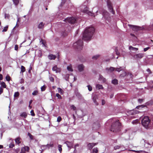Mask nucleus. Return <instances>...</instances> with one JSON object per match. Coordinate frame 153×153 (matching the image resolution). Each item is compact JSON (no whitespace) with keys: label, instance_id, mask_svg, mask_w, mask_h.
<instances>
[{"label":"nucleus","instance_id":"1","mask_svg":"<svg viewBox=\"0 0 153 153\" xmlns=\"http://www.w3.org/2000/svg\"><path fill=\"white\" fill-rule=\"evenodd\" d=\"M94 32V27H87L83 33L82 39L85 40H90Z\"/></svg>","mask_w":153,"mask_h":153},{"label":"nucleus","instance_id":"2","mask_svg":"<svg viewBox=\"0 0 153 153\" xmlns=\"http://www.w3.org/2000/svg\"><path fill=\"white\" fill-rule=\"evenodd\" d=\"M142 123L146 129H151L152 128L150 125V120L147 116H145L142 119Z\"/></svg>","mask_w":153,"mask_h":153},{"label":"nucleus","instance_id":"3","mask_svg":"<svg viewBox=\"0 0 153 153\" xmlns=\"http://www.w3.org/2000/svg\"><path fill=\"white\" fill-rule=\"evenodd\" d=\"M120 126L119 121L117 120L112 124L110 130L113 132H118L120 130Z\"/></svg>","mask_w":153,"mask_h":153},{"label":"nucleus","instance_id":"4","mask_svg":"<svg viewBox=\"0 0 153 153\" xmlns=\"http://www.w3.org/2000/svg\"><path fill=\"white\" fill-rule=\"evenodd\" d=\"M83 45L82 39H79L73 44V47L74 48L80 51L82 49Z\"/></svg>","mask_w":153,"mask_h":153},{"label":"nucleus","instance_id":"5","mask_svg":"<svg viewBox=\"0 0 153 153\" xmlns=\"http://www.w3.org/2000/svg\"><path fill=\"white\" fill-rule=\"evenodd\" d=\"M81 11L82 12L88 14L89 15L93 16L92 13L90 11H89L88 7L86 5H82L80 7Z\"/></svg>","mask_w":153,"mask_h":153},{"label":"nucleus","instance_id":"6","mask_svg":"<svg viewBox=\"0 0 153 153\" xmlns=\"http://www.w3.org/2000/svg\"><path fill=\"white\" fill-rule=\"evenodd\" d=\"M64 21L66 22H68L69 23L73 24L76 21V19L74 17H72L66 18Z\"/></svg>","mask_w":153,"mask_h":153},{"label":"nucleus","instance_id":"7","mask_svg":"<svg viewBox=\"0 0 153 153\" xmlns=\"http://www.w3.org/2000/svg\"><path fill=\"white\" fill-rule=\"evenodd\" d=\"M128 25L131 28L132 30L136 31L139 30H142L143 29V27H140L137 26L133 25Z\"/></svg>","mask_w":153,"mask_h":153},{"label":"nucleus","instance_id":"8","mask_svg":"<svg viewBox=\"0 0 153 153\" xmlns=\"http://www.w3.org/2000/svg\"><path fill=\"white\" fill-rule=\"evenodd\" d=\"M103 17L108 21L110 20V17L108 13L105 10L103 11L102 13Z\"/></svg>","mask_w":153,"mask_h":153},{"label":"nucleus","instance_id":"9","mask_svg":"<svg viewBox=\"0 0 153 153\" xmlns=\"http://www.w3.org/2000/svg\"><path fill=\"white\" fill-rule=\"evenodd\" d=\"M107 6L109 11L111 12L113 14H114V12L113 11V8L112 7L111 2L109 1H107Z\"/></svg>","mask_w":153,"mask_h":153},{"label":"nucleus","instance_id":"10","mask_svg":"<svg viewBox=\"0 0 153 153\" xmlns=\"http://www.w3.org/2000/svg\"><path fill=\"white\" fill-rule=\"evenodd\" d=\"M30 150L29 147L28 146H25L21 148L20 153H25V152H29Z\"/></svg>","mask_w":153,"mask_h":153},{"label":"nucleus","instance_id":"11","mask_svg":"<svg viewBox=\"0 0 153 153\" xmlns=\"http://www.w3.org/2000/svg\"><path fill=\"white\" fill-rule=\"evenodd\" d=\"M67 145V147L70 149L71 148H73V143L71 142L66 141L65 143Z\"/></svg>","mask_w":153,"mask_h":153},{"label":"nucleus","instance_id":"12","mask_svg":"<svg viewBox=\"0 0 153 153\" xmlns=\"http://www.w3.org/2000/svg\"><path fill=\"white\" fill-rule=\"evenodd\" d=\"M143 54L142 53H139L135 55L134 57L135 59H140L142 58L143 56Z\"/></svg>","mask_w":153,"mask_h":153},{"label":"nucleus","instance_id":"13","mask_svg":"<svg viewBox=\"0 0 153 153\" xmlns=\"http://www.w3.org/2000/svg\"><path fill=\"white\" fill-rule=\"evenodd\" d=\"M52 70L53 71H55L56 73H59L61 71V69L58 68L56 65H55L52 68Z\"/></svg>","mask_w":153,"mask_h":153},{"label":"nucleus","instance_id":"14","mask_svg":"<svg viewBox=\"0 0 153 153\" xmlns=\"http://www.w3.org/2000/svg\"><path fill=\"white\" fill-rule=\"evenodd\" d=\"M100 126V124L98 121H97L96 123H94L93 124V128H95L96 129H98Z\"/></svg>","mask_w":153,"mask_h":153},{"label":"nucleus","instance_id":"15","mask_svg":"<svg viewBox=\"0 0 153 153\" xmlns=\"http://www.w3.org/2000/svg\"><path fill=\"white\" fill-rule=\"evenodd\" d=\"M97 144V143H89L88 144L87 147L88 149L91 150Z\"/></svg>","mask_w":153,"mask_h":153},{"label":"nucleus","instance_id":"16","mask_svg":"<svg viewBox=\"0 0 153 153\" xmlns=\"http://www.w3.org/2000/svg\"><path fill=\"white\" fill-rule=\"evenodd\" d=\"M84 66L82 64H80L78 65V68L79 71L81 72L83 71Z\"/></svg>","mask_w":153,"mask_h":153},{"label":"nucleus","instance_id":"17","mask_svg":"<svg viewBox=\"0 0 153 153\" xmlns=\"http://www.w3.org/2000/svg\"><path fill=\"white\" fill-rule=\"evenodd\" d=\"M97 99V95H95L92 97L93 100L95 104V105H98V103L97 102L96 100Z\"/></svg>","mask_w":153,"mask_h":153},{"label":"nucleus","instance_id":"18","mask_svg":"<svg viewBox=\"0 0 153 153\" xmlns=\"http://www.w3.org/2000/svg\"><path fill=\"white\" fill-rule=\"evenodd\" d=\"M48 58L49 59L51 60H54L56 58V56L52 54H51L48 55Z\"/></svg>","mask_w":153,"mask_h":153},{"label":"nucleus","instance_id":"19","mask_svg":"<svg viewBox=\"0 0 153 153\" xmlns=\"http://www.w3.org/2000/svg\"><path fill=\"white\" fill-rule=\"evenodd\" d=\"M99 79L100 81L102 82H104L106 81V79L103 77L102 76L100 75V77Z\"/></svg>","mask_w":153,"mask_h":153},{"label":"nucleus","instance_id":"20","mask_svg":"<svg viewBox=\"0 0 153 153\" xmlns=\"http://www.w3.org/2000/svg\"><path fill=\"white\" fill-rule=\"evenodd\" d=\"M115 68L112 67H110L109 68H106V71H108V72H111L113 71H114L115 69Z\"/></svg>","mask_w":153,"mask_h":153},{"label":"nucleus","instance_id":"21","mask_svg":"<svg viewBox=\"0 0 153 153\" xmlns=\"http://www.w3.org/2000/svg\"><path fill=\"white\" fill-rule=\"evenodd\" d=\"M44 23H43L42 22H41L38 25V27L39 29H42L44 27Z\"/></svg>","mask_w":153,"mask_h":153},{"label":"nucleus","instance_id":"22","mask_svg":"<svg viewBox=\"0 0 153 153\" xmlns=\"http://www.w3.org/2000/svg\"><path fill=\"white\" fill-rule=\"evenodd\" d=\"M129 48L130 50H132L134 51H136L138 49V48L133 47L131 46H130Z\"/></svg>","mask_w":153,"mask_h":153},{"label":"nucleus","instance_id":"23","mask_svg":"<svg viewBox=\"0 0 153 153\" xmlns=\"http://www.w3.org/2000/svg\"><path fill=\"white\" fill-rule=\"evenodd\" d=\"M20 139L21 138L19 137H18L16 138L15 139V141L16 143L18 144H19L21 142L20 141Z\"/></svg>","mask_w":153,"mask_h":153},{"label":"nucleus","instance_id":"24","mask_svg":"<svg viewBox=\"0 0 153 153\" xmlns=\"http://www.w3.org/2000/svg\"><path fill=\"white\" fill-rule=\"evenodd\" d=\"M61 34L62 36H65L67 35L68 33L65 30L62 31L61 32Z\"/></svg>","mask_w":153,"mask_h":153},{"label":"nucleus","instance_id":"25","mask_svg":"<svg viewBox=\"0 0 153 153\" xmlns=\"http://www.w3.org/2000/svg\"><path fill=\"white\" fill-rule=\"evenodd\" d=\"M57 90L59 93H60L61 95L63 94L64 93V91L63 90L60 88H58Z\"/></svg>","mask_w":153,"mask_h":153},{"label":"nucleus","instance_id":"26","mask_svg":"<svg viewBox=\"0 0 153 153\" xmlns=\"http://www.w3.org/2000/svg\"><path fill=\"white\" fill-rule=\"evenodd\" d=\"M0 84L1 85V86L3 88H5L6 87V85L5 84V83L3 82H0Z\"/></svg>","mask_w":153,"mask_h":153},{"label":"nucleus","instance_id":"27","mask_svg":"<svg viewBox=\"0 0 153 153\" xmlns=\"http://www.w3.org/2000/svg\"><path fill=\"white\" fill-rule=\"evenodd\" d=\"M67 70L70 71H73V70L72 68V65H69L67 67Z\"/></svg>","mask_w":153,"mask_h":153},{"label":"nucleus","instance_id":"28","mask_svg":"<svg viewBox=\"0 0 153 153\" xmlns=\"http://www.w3.org/2000/svg\"><path fill=\"white\" fill-rule=\"evenodd\" d=\"M96 88L98 89H102L103 88L102 86L100 84H97L96 85Z\"/></svg>","mask_w":153,"mask_h":153},{"label":"nucleus","instance_id":"29","mask_svg":"<svg viewBox=\"0 0 153 153\" xmlns=\"http://www.w3.org/2000/svg\"><path fill=\"white\" fill-rule=\"evenodd\" d=\"M124 69V68H123L122 67H120V68H116L115 70L116 71L119 72L123 70Z\"/></svg>","mask_w":153,"mask_h":153},{"label":"nucleus","instance_id":"30","mask_svg":"<svg viewBox=\"0 0 153 153\" xmlns=\"http://www.w3.org/2000/svg\"><path fill=\"white\" fill-rule=\"evenodd\" d=\"M20 116L22 117H23L24 118H25L27 116V114L26 113L24 112L20 114Z\"/></svg>","mask_w":153,"mask_h":153},{"label":"nucleus","instance_id":"31","mask_svg":"<svg viewBox=\"0 0 153 153\" xmlns=\"http://www.w3.org/2000/svg\"><path fill=\"white\" fill-rule=\"evenodd\" d=\"M111 82L114 85H116L118 83V81L117 79H114L112 80Z\"/></svg>","mask_w":153,"mask_h":153},{"label":"nucleus","instance_id":"32","mask_svg":"<svg viewBox=\"0 0 153 153\" xmlns=\"http://www.w3.org/2000/svg\"><path fill=\"white\" fill-rule=\"evenodd\" d=\"M21 73L22 72V73L25 72L26 70L25 67L23 65L21 66Z\"/></svg>","mask_w":153,"mask_h":153},{"label":"nucleus","instance_id":"33","mask_svg":"<svg viewBox=\"0 0 153 153\" xmlns=\"http://www.w3.org/2000/svg\"><path fill=\"white\" fill-rule=\"evenodd\" d=\"M14 4L15 5H17L19 3V0H13Z\"/></svg>","mask_w":153,"mask_h":153},{"label":"nucleus","instance_id":"34","mask_svg":"<svg viewBox=\"0 0 153 153\" xmlns=\"http://www.w3.org/2000/svg\"><path fill=\"white\" fill-rule=\"evenodd\" d=\"M99 56L100 55L98 54L96 55H95L93 56L92 57V59L94 60H96L99 57Z\"/></svg>","mask_w":153,"mask_h":153},{"label":"nucleus","instance_id":"35","mask_svg":"<svg viewBox=\"0 0 153 153\" xmlns=\"http://www.w3.org/2000/svg\"><path fill=\"white\" fill-rule=\"evenodd\" d=\"M114 49L116 54L117 55H119L120 54V52L118 51V50L117 47H115L114 48Z\"/></svg>","mask_w":153,"mask_h":153},{"label":"nucleus","instance_id":"36","mask_svg":"<svg viewBox=\"0 0 153 153\" xmlns=\"http://www.w3.org/2000/svg\"><path fill=\"white\" fill-rule=\"evenodd\" d=\"M75 94L79 98H80L81 97V95L78 92H75Z\"/></svg>","mask_w":153,"mask_h":153},{"label":"nucleus","instance_id":"37","mask_svg":"<svg viewBox=\"0 0 153 153\" xmlns=\"http://www.w3.org/2000/svg\"><path fill=\"white\" fill-rule=\"evenodd\" d=\"M19 92H15L14 93V97H18V96H19Z\"/></svg>","mask_w":153,"mask_h":153},{"label":"nucleus","instance_id":"38","mask_svg":"<svg viewBox=\"0 0 153 153\" xmlns=\"http://www.w3.org/2000/svg\"><path fill=\"white\" fill-rule=\"evenodd\" d=\"M58 150L59 151L60 153H61L62 151V146L61 145H58Z\"/></svg>","mask_w":153,"mask_h":153},{"label":"nucleus","instance_id":"39","mask_svg":"<svg viewBox=\"0 0 153 153\" xmlns=\"http://www.w3.org/2000/svg\"><path fill=\"white\" fill-rule=\"evenodd\" d=\"M98 152V150L97 148H94L93 149L92 153H97Z\"/></svg>","mask_w":153,"mask_h":153},{"label":"nucleus","instance_id":"40","mask_svg":"<svg viewBox=\"0 0 153 153\" xmlns=\"http://www.w3.org/2000/svg\"><path fill=\"white\" fill-rule=\"evenodd\" d=\"M121 148V145L116 146L114 147V150H117V149H119Z\"/></svg>","mask_w":153,"mask_h":153},{"label":"nucleus","instance_id":"41","mask_svg":"<svg viewBox=\"0 0 153 153\" xmlns=\"http://www.w3.org/2000/svg\"><path fill=\"white\" fill-rule=\"evenodd\" d=\"M56 96L59 99H61L62 97L61 95L58 93H56Z\"/></svg>","mask_w":153,"mask_h":153},{"label":"nucleus","instance_id":"42","mask_svg":"<svg viewBox=\"0 0 153 153\" xmlns=\"http://www.w3.org/2000/svg\"><path fill=\"white\" fill-rule=\"evenodd\" d=\"M46 86L45 85H44L41 87V91H45L46 89Z\"/></svg>","mask_w":153,"mask_h":153},{"label":"nucleus","instance_id":"43","mask_svg":"<svg viewBox=\"0 0 153 153\" xmlns=\"http://www.w3.org/2000/svg\"><path fill=\"white\" fill-rule=\"evenodd\" d=\"M28 135L29 137L30 138L31 140H33V137L32 135L30 133H28Z\"/></svg>","mask_w":153,"mask_h":153},{"label":"nucleus","instance_id":"44","mask_svg":"<svg viewBox=\"0 0 153 153\" xmlns=\"http://www.w3.org/2000/svg\"><path fill=\"white\" fill-rule=\"evenodd\" d=\"M139 120L138 119H136L135 120H133L132 122V123L133 124H135L137 123H138Z\"/></svg>","mask_w":153,"mask_h":153},{"label":"nucleus","instance_id":"45","mask_svg":"<svg viewBox=\"0 0 153 153\" xmlns=\"http://www.w3.org/2000/svg\"><path fill=\"white\" fill-rule=\"evenodd\" d=\"M62 2L60 5V6H62L65 4V0H62Z\"/></svg>","mask_w":153,"mask_h":153},{"label":"nucleus","instance_id":"46","mask_svg":"<svg viewBox=\"0 0 153 153\" xmlns=\"http://www.w3.org/2000/svg\"><path fill=\"white\" fill-rule=\"evenodd\" d=\"M14 144L13 143H11L9 145V147L10 148H13V147L14 146Z\"/></svg>","mask_w":153,"mask_h":153},{"label":"nucleus","instance_id":"47","mask_svg":"<svg viewBox=\"0 0 153 153\" xmlns=\"http://www.w3.org/2000/svg\"><path fill=\"white\" fill-rule=\"evenodd\" d=\"M6 79L7 81H9L10 80V77L9 76L7 75L6 77Z\"/></svg>","mask_w":153,"mask_h":153},{"label":"nucleus","instance_id":"48","mask_svg":"<svg viewBox=\"0 0 153 153\" xmlns=\"http://www.w3.org/2000/svg\"><path fill=\"white\" fill-rule=\"evenodd\" d=\"M10 17V15L8 14H6L5 13V18H7L8 19H9Z\"/></svg>","mask_w":153,"mask_h":153},{"label":"nucleus","instance_id":"49","mask_svg":"<svg viewBox=\"0 0 153 153\" xmlns=\"http://www.w3.org/2000/svg\"><path fill=\"white\" fill-rule=\"evenodd\" d=\"M8 28V26H6V27H4L2 30V32L6 31L7 30Z\"/></svg>","mask_w":153,"mask_h":153},{"label":"nucleus","instance_id":"50","mask_svg":"<svg viewBox=\"0 0 153 153\" xmlns=\"http://www.w3.org/2000/svg\"><path fill=\"white\" fill-rule=\"evenodd\" d=\"M38 93V91L36 90L34 91L33 93H32V95H36L37 94V93Z\"/></svg>","mask_w":153,"mask_h":153},{"label":"nucleus","instance_id":"51","mask_svg":"<svg viewBox=\"0 0 153 153\" xmlns=\"http://www.w3.org/2000/svg\"><path fill=\"white\" fill-rule=\"evenodd\" d=\"M88 89L89 91H91L92 90V88L91 86L90 85H88L87 86Z\"/></svg>","mask_w":153,"mask_h":153},{"label":"nucleus","instance_id":"52","mask_svg":"<svg viewBox=\"0 0 153 153\" xmlns=\"http://www.w3.org/2000/svg\"><path fill=\"white\" fill-rule=\"evenodd\" d=\"M49 79L50 80L51 82H54V79L53 77L52 76H50L49 77Z\"/></svg>","mask_w":153,"mask_h":153},{"label":"nucleus","instance_id":"53","mask_svg":"<svg viewBox=\"0 0 153 153\" xmlns=\"http://www.w3.org/2000/svg\"><path fill=\"white\" fill-rule=\"evenodd\" d=\"M3 89L1 86L0 87V95L3 92Z\"/></svg>","mask_w":153,"mask_h":153},{"label":"nucleus","instance_id":"54","mask_svg":"<svg viewBox=\"0 0 153 153\" xmlns=\"http://www.w3.org/2000/svg\"><path fill=\"white\" fill-rule=\"evenodd\" d=\"M71 108L74 110H75L76 109V107L73 105H72L71 106Z\"/></svg>","mask_w":153,"mask_h":153},{"label":"nucleus","instance_id":"55","mask_svg":"<svg viewBox=\"0 0 153 153\" xmlns=\"http://www.w3.org/2000/svg\"><path fill=\"white\" fill-rule=\"evenodd\" d=\"M62 120V118L60 117H58L57 118V121L58 122H60Z\"/></svg>","mask_w":153,"mask_h":153},{"label":"nucleus","instance_id":"56","mask_svg":"<svg viewBox=\"0 0 153 153\" xmlns=\"http://www.w3.org/2000/svg\"><path fill=\"white\" fill-rule=\"evenodd\" d=\"M47 148V146H42V150H44L45 149H46Z\"/></svg>","mask_w":153,"mask_h":153},{"label":"nucleus","instance_id":"57","mask_svg":"<svg viewBox=\"0 0 153 153\" xmlns=\"http://www.w3.org/2000/svg\"><path fill=\"white\" fill-rule=\"evenodd\" d=\"M30 113H31V115L32 116H34L35 115V114L34 112V111L33 110H31L30 111Z\"/></svg>","mask_w":153,"mask_h":153},{"label":"nucleus","instance_id":"58","mask_svg":"<svg viewBox=\"0 0 153 153\" xmlns=\"http://www.w3.org/2000/svg\"><path fill=\"white\" fill-rule=\"evenodd\" d=\"M143 100V99H139L138 100V102L140 103H141L142 102Z\"/></svg>","mask_w":153,"mask_h":153},{"label":"nucleus","instance_id":"59","mask_svg":"<svg viewBox=\"0 0 153 153\" xmlns=\"http://www.w3.org/2000/svg\"><path fill=\"white\" fill-rule=\"evenodd\" d=\"M149 49V47H147V48H144V52H146V51H147Z\"/></svg>","mask_w":153,"mask_h":153},{"label":"nucleus","instance_id":"60","mask_svg":"<svg viewBox=\"0 0 153 153\" xmlns=\"http://www.w3.org/2000/svg\"><path fill=\"white\" fill-rule=\"evenodd\" d=\"M126 75V72L124 71L123 74L120 75V76H124Z\"/></svg>","mask_w":153,"mask_h":153},{"label":"nucleus","instance_id":"61","mask_svg":"<svg viewBox=\"0 0 153 153\" xmlns=\"http://www.w3.org/2000/svg\"><path fill=\"white\" fill-rule=\"evenodd\" d=\"M18 49V46L17 45H16L15 46V50H17Z\"/></svg>","mask_w":153,"mask_h":153},{"label":"nucleus","instance_id":"62","mask_svg":"<svg viewBox=\"0 0 153 153\" xmlns=\"http://www.w3.org/2000/svg\"><path fill=\"white\" fill-rule=\"evenodd\" d=\"M3 79V76L2 75L0 74V80H2Z\"/></svg>","mask_w":153,"mask_h":153},{"label":"nucleus","instance_id":"63","mask_svg":"<svg viewBox=\"0 0 153 153\" xmlns=\"http://www.w3.org/2000/svg\"><path fill=\"white\" fill-rule=\"evenodd\" d=\"M121 147L122 148V151H123L126 149L123 146H121Z\"/></svg>","mask_w":153,"mask_h":153},{"label":"nucleus","instance_id":"64","mask_svg":"<svg viewBox=\"0 0 153 153\" xmlns=\"http://www.w3.org/2000/svg\"><path fill=\"white\" fill-rule=\"evenodd\" d=\"M105 103V101L104 100H102V105H104Z\"/></svg>","mask_w":153,"mask_h":153}]
</instances>
